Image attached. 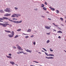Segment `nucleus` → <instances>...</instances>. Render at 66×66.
Returning a JSON list of instances; mask_svg holds the SVG:
<instances>
[{"mask_svg":"<svg viewBox=\"0 0 66 66\" xmlns=\"http://www.w3.org/2000/svg\"><path fill=\"white\" fill-rule=\"evenodd\" d=\"M5 22H5H6V23H7V22L8 23V22Z\"/></svg>","mask_w":66,"mask_h":66,"instance_id":"nucleus-60","label":"nucleus"},{"mask_svg":"<svg viewBox=\"0 0 66 66\" xmlns=\"http://www.w3.org/2000/svg\"><path fill=\"white\" fill-rule=\"evenodd\" d=\"M31 30L30 29H28L27 31V32H31Z\"/></svg>","mask_w":66,"mask_h":66,"instance_id":"nucleus-19","label":"nucleus"},{"mask_svg":"<svg viewBox=\"0 0 66 66\" xmlns=\"http://www.w3.org/2000/svg\"><path fill=\"white\" fill-rule=\"evenodd\" d=\"M45 4H46V5H47V3H46V2H45Z\"/></svg>","mask_w":66,"mask_h":66,"instance_id":"nucleus-50","label":"nucleus"},{"mask_svg":"<svg viewBox=\"0 0 66 66\" xmlns=\"http://www.w3.org/2000/svg\"><path fill=\"white\" fill-rule=\"evenodd\" d=\"M43 9L45 11H46V10H47V9L45 7H44L43 8Z\"/></svg>","mask_w":66,"mask_h":66,"instance_id":"nucleus-21","label":"nucleus"},{"mask_svg":"<svg viewBox=\"0 0 66 66\" xmlns=\"http://www.w3.org/2000/svg\"><path fill=\"white\" fill-rule=\"evenodd\" d=\"M5 11L6 12H10V10H9V8H6V9L5 10Z\"/></svg>","mask_w":66,"mask_h":66,"instance_id":"nucleus-6","label":"nucleus"},{"mask_svg":"<svg viewBox=\"0 0 66 66\" xmlns=\"http://www.w3.org/2000/svg\"><path fill=\"white\" fill-rule=\"evenodd\" d=\"M18 37V35H16L15 37H14V38H17V37Z\"/></svg>","mask_w":66,"mask_h":66,"instance_id":"nucleus-22","label":"nucleus"},{"mask_svg":"<svg viewBox=\"0 0 66 66\" xmlns=\"http://www.w3.org/2000/svg\"><path fill=\"white\" fill-rule=\"evenodd\" d=\"M17 16H18H18H21V15L20 14H16Z\"/></svg>","mask_w":66,"mask_h":66,"instance_id":"nucleus-28","label":"nucleus"},{"mask_svg":"<svg viewBox=\"0 0 66 66\" xmlns=\"http://www.w3.org/2000/svg\"><path fill=\"white\" fill-rule=\"evenodd\" d=\"M43 49L44 51H47V50H46V49H45L44 48H43Z\"/></svg>","mask_w":66,"mask_h":66,"instance_id":"nucleus-30","label":"nucleus"},{"mask_svg":"<svg viewBox=\"0 0 66 66\" xmlns=\"http://www.w3.org/2000/svg\"><path fill=\"white\" fill-rule=\"evenodd\" d=\"M0 12L1 13H3V11L2 10H0Z\"/></svg>","mask_w":66,"mask_h":66,"instance_id":"nucleus-24","label":"nucleus"},{"mask_svg":"<svg viewBox=\"0 0 66 66\" xmlns=\"http://www.w3.org/2000/svg\"><path fill=\"white\" fill-rule=\"evenodd\" d=\"M0 22H3V21L0 20Z\"/></svg>","mask_w":66,"mask_h":66,"instance_id":"nucleus-52","label":"nucleus"},{"mask_svg":"<svg viewBox=\"0 0 66 66\" xmlns=\"http://www.w3.org/2000/svg\"><path fill=\"white\" fill-rule=\"evenodd\" d=\"M8 36L9 37H13V35H8Z\"/></svg>","mask_w":66,"mask_h":66,"instance_id":"nucleus-11","label":"nucleus"},{"mask_svg":"<svg viewBox=\"0 0 66 66\" xmlns=\"http://www.w3.org/2000/svg\"><path fill=\"white\" fill-rule=\"evenodd\" d=\"M47 35H50V33H47Z\"/></svg>","mask_w":66,"mask_h":66,"instance_id":"nucleus-44","label":"nucleus"},{"mask_svg":"<svg viewBox=\"0 0 66 66\" xmlns=\"http://www.w3.org/2000/svg\"><path fill=\"white\" fill-rule=\"evenodd\" d=\"M34 36L33 35H32V36H30V37H33Z\"/></svg>","mask_w":66,"mask_h":66,"instance_id":"nucleus-42","label":"nucleus"},{"mask_svg":"<svg viewBox=\"0 0 66 66\" xmlns=\"http://www.w3.org/2000/svg\"><path fill=\"white\" fill-rule=\"evenodd\" d=\"M8 20H9V21H11V22H14V21H12V20H10V19H8Z\"/></svg>","mask_w":66,"mask_h":66,"instance_id":"nucleus-25","label":"nucleus"},{"mask_svg":"<svg viewBox=\"0 0 66 66\" xmlns=\"http://www.w3.org/2000/svg\"><path fill=\"white\" fill-rule=\"evenodd\" d=\"M42 52H44V51L43 50H42Z\"/></svg>","mask_w":66,"mask_h":66,"instance_id":"nucleus-59","label":"nucleus"},{"mask_svg":"<svg viewBox=\"0 0 66 66\" xmlns=\"http://www.w3.org/2000/svg\"><path fill=\"white\" fill-rule=\"evenodd\" d=\"M15 20H17V19H15Z\"/></svg>","mask_w":66,"mask_h":66,"instance_id":"nucleus-62","label":"nucleus"},{"mask_svg":"<svg viewBox=\"0 0 66 66\" xmlns=\"http://www.w3.org/2000/svg\"><path fill=\"white\" fill-rule=\"evenodd\" d=\"M58 38H61V36H59V37H58Z\"/></svg>","mask_w":66,"mask_h":66,"instance_id":"nucleus-49","label":"nucleus"},{"mask_svg":"<svg viewBox=\"0 0 66 66\" xmlns=\"http://www.w3.org/2000/svg\"><path fill=\"white\" fill-rule=\"evenodd\" d=\"M17 53H18V54H19V53H18V52Z\"/></svg>","mask_w":66,"mask_h":66,"instance_id":"nucleus-63","label":"nucleus"},{"mask_svg":"<svg viewBox=\"0 0 66 66\" xmlns=\"http://www.w3.org/2000/svg\"><path fill=\"white\" fill-rule=\"evenodd\" d=\"M33 62H35V63H38V62H37V61H33Z\"/></svg>","mask_w":66,"mask_h":66,"instance_id":"nucleus-31","label":"nucleus"},{"mask_svg":"<svg viewBox=\"0 0 66 66\" xmlns=\"http://www.w3.org/2000/svg\"><path fill=\"white\" fill-rule=\"evenodd\" d=\"M10 63L12 65H14L15 64V62L13 61H10Z\"/></svg>","mask_w":66,"mask_h":66,"instance_id":"nucleus-10","label":"nucleus"},{"mask_svg":"<svg viewBox=\"0 0 66 66\" xmlns=\"http://www.w3.org/2000/svg\"><path fill=\"white\" fill-rule=\"evenodd\" d=\"M25 51L27 52H30V53H31V52H32V51L29 50H26Z\"/></svg>","mask_w":66,"mask_h":66,"instance_id":"nucleus-3","label":"nucleus"},{"mask_svg":"<svg viewBox=\"0 0 66 66\" xmlns=\"http://www.w3.org/2000/svg\"><path fill=\"white\" fill-rule=\"evenodd\" d=\"M57 33H62V32L61 31L59 30L58 31H57Z\"/></svg>","mask_w":66,"mask_h":66,"instance_id":"nucleus-15","label":"nucleus"},{"mask_svg":"<svg viewBox=\"0 0 66 66\" xmlns=\"http://www.w3.org/2000/svg\"><path fill=\"white\" fill-rule=\"evenodd\" d=\"M23 34L24 35H28V34H24V33H23Z\"/></svg>","mask_w":66,"mask_h":66,"instance_id":"nucleus-35","label":"nucleus"},{"mask_svg":"<svg viewBox=\"0 0 66 66\" xmlns=\"http://www.w3.org/2000/svg\"><path fill=\"white\" fill-rule=\"evenodd\" d=\"M55 27H58V25H55Z\"/></svg>","mask_w":66,"mask_h":66,"instance_id":"nucleus-47","label":"nucleus"},{"mask_svg":"<svg viewBox=\"0 0 66 66\" xmlns=\"http://www.w3.org/2000/svg\"><path fill=\"white\" fill-rule=\"evenodd\" d=\"M54 59V57H48V59Z\"/></svg>","mask_w":66,"mask_h":66,"instance_id":"nucleus-16","label":"nucleus"},{"mask_svg":"<svg viewBox=\"0 0 66 66\" xmlns=\"http://www.w3.org/2000/svg\"><path fill=\"white\" fill-rule=\"evenodd\" d=\"M5 31L7 33H11V31L5 30Z\"/></svg>","mask_w":66,"mask_h":66,"instance_id":"nucleus-17","label":"nucleus"},{"mask_svg":"<svg viewBox=\"0 0 66 66\" xmlns=\"http://www.w3.org/2000/svg\"><path fill=\"white\" fill-rule=\"evenodd\" d=\"M51 51H53V50H50Z\"/></svg>","mask_w":66,"mask_h":66,"instance_id":"nucleus-53","label":"nucleus"},{"mask_svg":"<svg viewBox=\"0 0 66 66\" xmlns=\"http://www.w3.org/2000/svg\"><path fill=\"white\" fill-rule=\"evenodd\" d=\"M45 57L46 58V59H49V57H48L46 56Z\"/></svg>","mask_w":66,"mask_h":66,"instance_id":"nucleus-39","label":"nucleus"},{"mask_svg":"<svg viewBox=\"0 0 66 66\" xmlns=\"http://www.w3.org/2000/svg\"><path fill=\"white\" fill-rule=\"evenodd\" d=\"M64 51H65V52H66V51H65V50H64Z\"/></svg>","mask_w":66,"mask_h":66,"instance_id":"nucleus-58","label":"nucleus"},{"mask_svg":"<svg viewBox=\"0 0 66 66\" xmlns=\"http://www.w3.org/2000/svg\"><path fill=\"white\" fill-rule=\"evenodd\" d=\"M44 6H45V5H44V4H41V7H44Z\"/></svg>","mask_w":66,"mask_h":66,"instance_id":"nucleus-20","label":"nucleus"},{"mask_svg":"<svg viewBox=\"0 0 66 66\" xmlns=\"http://www.w3.org/2000/svg\"><path fill=\"white\" fill-rule=\"evenodd\" d=\"M45 54H46V55H47V56H48V55H48V53H47L46 52H45Z\"/></svg>","mask_w":66,"mask_h":66,"instance_id":"nucleus-27","label":"nucleus"},{"mask_svg":"<svg viewBox=\"0 0 66 66\" xmlns=\"http://www.w3.org/2000/svg\"><path fill=\"white\" fill-rule=\"evenodd\" d=\"M60 19L61 20H62V21H63V18H60Z\"/></svg>","mask_w":66,"mask_h":66,"instance_id":"nucleus-33","label":"nucleus"},{"mask_svg":"<svg viewBox=\"0 0 66 66\" xmlns=\"http://www.w3.org/2000/svg\"><path fill=\"white\" fill-rule=\"evenodd\" d=\"M33 43L34 45H35L36 42H34Z\"/></svg>","mask_w":66,"mask_h":66,"instance_id":"nucleus-34","label":"nucleus"},{"mask_svg":"<svg viewBox=\"0 0 66 66\" xmlns=\"http://www.w3.org/2000/svg\"><path fill=\"white\" fill-rule=\"evenodd\" d=\"M22 52V53H23V52Z\"/></svg>","mask_w":66,"mask_h":66,"instance_id":"nucleus-61","label":"nucleus"},{"mask_svg":"<svg viewBox=\"0 0 66 66\" xmlns=\"http://www.w3.org/2000/svg\"><path fill=\"white\" fill-rule=\"evenodd\" d=\"M28 37H29L28 36H25L26 38H28Z\"/></svg>","mask_w":66,"mask_h":66,"instance_id":"nucleus-32","label":"nucleus"},{"mask_svg":"<svg viewBox=\"0 0 66 66\" xmlns=\"http://www.w3.org/2000/svg\"><path fill=\"white\" fill-rule=\"evenodd\" d=\"M22 22V21H14V23H21Z\"/></svg>","mask_w":66,"mask_h":66,"instance_id":"nucleus-2","label":"nucleus"},{"mask_svg":"<svg viewBox=\"0 0 66 66\" xmlns=\"http://www.w3.org/2000/svg\"><path fill=\"white\" fill-rule=\"evenodd\" d=\"M16 46L17 47L18 49H19V50H20L21 49V47H20L18 45H16Z\"/></svg>","mask_w":66,"mask_h":66,"instance_id":"nucleus-9","label":"nucleus"},{"mask_svg":"<svg viewBox=\"0 0 66 66\" xmlns=\"http://www.w3.org/2000/svg\"><path fill=\"white\" fill-rule=\"evenodd\" d=\"M49 42H50V40H48L47 41V43H49Z\"/></svg>","mask_w":66,"mask_h":66,"instance_id":"nucleus-26","label":"nucleus"},{"mask_svg":"<svg viewBox=\"0 0 66 66\" xmlns=\"http://www.w3.org/2000/svg\"><path fill=\"white\" fill-rule=\"evenodd\" d=\"M11 34L12 35H14V32L13 31H12V33H11Z\"/></svg>","mask_w":66,"mask_h":66,"instance_id":"nucleus-18","label":"nucleus"},{"mask_svg":"<svg viewBox=\"0 0 66 66\" xmlns=\"http://www.w3.org/2000/svg\"><path fill=\"white\" fill-rule=\"evenodd\" d=\"M41 16H42V17H43V18H45V16H44L43 15H42Z\"/></svg>","mask_w":66,"mask_h":66,"instance_id":"nucleus-45","label":"nucleus"},{"mask_svg":"<svg viewBox=\"0 0 66 66\" xmlns=\"http://www.w3.org/2000/svg\"><path fill=\"white\" fill-rule=\"evenodd\" d=\"M13 48H15V49H16V47H15V46H13Z\"/></svg>","mask_w":66,"mask_h":66,"instance_id":"nucleus-37","label":"nucleus"},{"mask_svg":"<svg viewBox=\"0 0 66 66\" xmlns=\"http://www.w3.org/2000/svg\"><path fill=\"white\" fill-rule=\"evenodd\" d=\"M4 16H11V14H7L6 13L5 14V15H4Z\"/></svg>","mask_w":66,"mask_h":66,"instance_id":"nucleus-5","label":"nucleus"},{"mask_svg":"<svg viewBox=\"0 0 66 66\" xmlns=\"http://www.w3.org/2000/svg\"><path fill=\"white\" fill-rule=\"evenodd\" d=\"M9 26L10 27H12V24H10L9 25Z\"/></svg>","mask_w":66,"mask_h":66,"instance_id":"nucleus-43","label":"nucleus"},{"mask_svg":"<svg viewBox=\"0 0 66 66\" xmlns=\"http://www.w3.org/2000/svg\"><path fill=\"white\" fill-rule=\"evenodd\" d=\"M53 30L54 31H56V30H55V29H53Z\"/></svg>","mask_w":66,"mask_h":66,"instance_id":"nucleus-46","label":"nucleus"},{"mask_svg":"<svg viewBox=\"0 0 66 66\" xmlns=\"http://www.w3.org/2000/svg\"><path fill=\"white\" fill-rule=\"evenodd\" d=\"M8 55H10V56H12V54H8Z\"/></svg>","mask_w":66,"mask_h":66,"instance_id":"nucleus-38","label":"nucleus"},{"mask_svg":"<svg viewBox=\"0 0 66 66\" xmlns=\"http://www.w3.org/2000/svg\"><path fill=\"white\" fill-rule=\"evenodd\" d=\"M11 17H18V16H17V14H14L13 15H12Z\"/></svg>","mask_w":66,"mask_h":66,"instance_id":"nucleus-4","label":"nucleus"},{"mask_svg":"<svg viewBox=\"0 0 66 66\" xmlns=\"http://www.w3.org/2000/svg\"><path fill=\"white\" fill-rule=\"evenodd\" d=\"M21 50L23 51V49H22Z\"/></svg>","mask_w":66,"mask_h":66,"instance_id":"nucleus-64","label":"nucleus"},{"mask_svg":"<svg viewBox=\"0 0 66 66\" xmlns=\"http://www.w3.org/2000/svg\"><path fill=\"white\" fill-rule=\"evenodd\" d=\"M6 56L8 57V58H9L10 59H12V57L10 56H7V55H6Z\"/></svg>","mask_w":66,"mask_h":66,"instance_id":"nucleus-14","label":"nucleus"},{"mask_svg":"<svg viewBox=\"0 0 66 66\" xmlns=\"http://www.w3.org/2000/svg\"><path fill=\"white\" fill-rule=\"evenodd\" d=\"M3 19H5V20H9V18L6 17H3Z\"/></svg>","mask_w":66,"mask_h":66,"instance_id":"nucleus-7","label":"nucleus"},{"mask_svg":"<svg viewBox=\"0 0 66 66\" xmlns=\"http://www.w3.org/2000/svg\"><path fill=\"white\" fill-rule=\"evenodd\" d=\"M48 56H54V55L53 54H48Z\"/></svg>","mask_w":66,"mask_h":66,"instance_id":"nucleus-13","label":"nucleus"},{"mask_svg":"<svg viewBox=\"0 0 66 66\" xmlns=\"http://www.w3.org/2000/svg\"><path fill=\"white\" fill-rule=\"evenodd\" d=\"M12 19H13V20H14L15 19V18H13Z\"/></svg>","mask_w":66,"mask_h":66,"instance_id":"nucleus-56","label":"nucleus"},{"mask_svg":"<svg viewBox=\"0 0 66 66\" xmlns=\"http://www.w3.org/2000/svg\"><path fill=\"white\" fill-rule=\"evenodd\" d=\"M15 10H18V8L15 7Z\"/></svg>","mask_w":66,"mask_h":66,"instance_id":"nucleus-41","label":"nucleus"},{"mask_svg":"<svg viewBox=\"0 0 66 66\" xmlns=\"http://www.w3.org/2000/svg\"><path fill=\"white\" fill-rule=\"evenodd\" d=\"M50 27H51V26H45V28H46V29H50Z\"/></svg>","mask_w":66,"mask_h":66,"instance_id":"nucleus-8","label":"nucleus"},{"mask_svg":"<svg viewBox=\"0 0 66 66\" xmlns=\"http://www.w3.org/2000/svg\"><path fill=\"white\" fill-rule=\"evenodd\" d=\"M0 25L2 26L3 27H7V25H10V24L7 23H0Z\"/></svg>","mask_w":66,"mask_h":66,"instance_id":"nucleus-1","label":"nucleus"},{"mask_svg":"<svg viewBox=\"0 0 66 66\" xmlns=\"http://www.w3.org/2000/svg\"><path fill=\"white\" fill-rule=\"evenodd\" d=\"M19 52L20 53H22V52Z\"/></svg>","mask_w":66,"mask_h":66,"instance_id":"nucleus-54","label":"nucleus"},{"mask_svg":"<svg viewBox=\"0 0 66 66\" xmlns=\"http://www.w3.org/2000/svg\"><path fill=\"white\" fill-rule=\"evenodd\" d=\"M23 54H27V53H23Z\"/></svg>","mask_w":66,"mask_h":66,"instance_id":"nucleus-36","label":"nucleus"},{"mask_svg":"<svg viewBox=\"0 0 66 66\" xmlns=\"http://www.w3.org/2000/svg\"><path fill=\"white\" fill-rule=\"evenodd\" d=\"M49 8L50 9H51V10H52L53 11H54L55 10V9H54L51 8V7H49Z\"/></svg>","mask_w":66,"mask_h":66,"instance_id":"nucleus-12","label":"nucleus"},{"mask_svg":"<svg viewBox=\"0 0 66 66\" xmlns=\"http://www.w3.org/2000/svg\"><path fill=\"white\" fill-rule=\"evenodd\" d=\"M35 11H36H36H37V9H35Z\"/></svg>","mask_w":66,"mask_h":66,"instance_id":"nucleus-51","label":"nucleus"},{"mask_svg":"<svg viewBox=\"0 0 66 66\" xmlns=\"http://www.w3.org/2000/svg\"><path fill=\"white\" fill-rule=\"evenodd\" d=\"M0 20H4V19H3L2 18H0Z\"/></svg>","mask_w":66,"mask_h":66,"instance_id":"nucleus-40","label":"nucleus"},{"mask_svg":"<svg viewBox=\"0 0 66 66\" xmlns=\"http://www.w3.org/2000/svg\"><path fill=\"white\" fill-rule=\"evenodd\" d=\"M56 13H57V14H59V11L57 10L56 11Z\"/></svg>","mask_w":66,"mask_h":66,"instance_id":"nucleus-23","label":"nucleus"},{"mask_svg":"<svg viewBox=\"0 0 66 66\" xmlns=\"http://www.w3.org/2000/svg\"><path fill=\"white\" fill-rule=\"evenodd\" d=\"M53 25H54V26H55V23H53Z\"/></svg>","mask_w":66,"mask_h":66,"instance_id":"nucleus-48","label":"nucleus"},{"mask_svg":"<svg viewBox=\"0 0 66 66\" xmlns=\"http://www.w3.org/2000/svg\"><path fill=\"white\" fill-rule=\"evenodd\" d=\"M39 53H40V54H41V53H40V52H39Z\"/></svg>","mask_w":66,"mask_h":66,"instance_id":"nucleus-57","label":"nucleus"},{"mask_svg":"<svg viewBox=\"0 0 66 66\" xmlns=\"http://www.w3.org/2000/svg\"><path fill=\"white\" fill-rule=\"evenodd\" d=\"M21 29H19L17 30V31H21Z\"/></svg>","mask_w":66,"mask_h":66,"instance_id":"nucleus-29","label":"nucleus"},{"mask_svg":"<svg viewBox=\"0 0 66 66\" xmlns=\"http://www.w3.org/2000/svg\"><path fill=\"white\" fill-rule=\"evenodd\" d=\"M48 19H49V20H51V19H50V18H48Z\"/></svg>","mask_w":66,"mask_h":66,"instance_id":"nucleus-55","label":"nucleus"}]
</instances>
